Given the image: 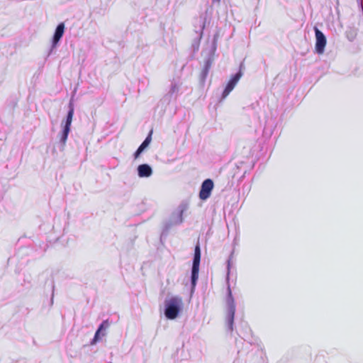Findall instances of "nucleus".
Listing matches in <instances>:
<instances>
[{
	"mask_svg": "<svg viewBox=\"0 0 363 363\" xmlns=\"http://www.w3.org/2000/svg\"><path fill=\"white\" fill-rule=\"evenodd\" d=\"M182 298L179 296H172L167 299L164 302L165 316L170 320L175 319L182 309Z\"/></svg>",
	"mask_w": 363,
	"mask_h": 363,
	"instance_id": "1",
	"label": "nucleus"
},
{
	"mask_svg": "<svg viewBox=\"0 0 363 363\" xmlns=\"http://www.w3.org/2000/svg\"><path fill=\"white\" fill-rule=\"evenodd\" d=\"M226 304L228 308V321L230 328L232 329L235 312V304L232 296V292L230 286L228 287V297L226 299Z\"/></svg>",
	"mask_w": 363,
	"mask_h": 363,
	"instance_id": "2",
	"label": "nucleus"
},
{
	"mask_svg": "<svg viewBox=\"0 0 363 363\" xmlns=\"http://www.w3.org/2000/svg\"><path fill=\"white\" fill-rule=\"evenodd\" d=\"M214 184L212 179H207L204 180L201 184L199 192V198L201 200L205 201L208 199L211 194Z\"/></svg>",
	"mask_w": 363,
	"mask_h": 363,
	"instance_id": "3",
	"label": "nucleus"
},
{
	"mask_svg": "<svg viewBox=\"0 0 363 363\" xmlns=\"http://www.w3.org/2000/svg\"><path fill=\"white\" fill-rule=\"evenodd\" d=\"M315 50L318 54H323L326 45V38L324 34L316 27L315 28Z\"/></svg>",
	"mask_w": 363,
	"mask_h": 363,
	"instance_id": "4",
	"label": "nucleus"
},
{
	"mask_svg": "<svg viewBox=\"0 0 363 363\" xmlns=\"http://www.w3.org/2000/svg\"><path fill=\"white\" fill-rule=\"evenodd\" d=\"M242 76L241 72H238L235 74L234 76L231 77V79L228 82L223 92V97H226L230 91L234 89L238 81L240 80V77Z\"/></svg>",
	"mask_w": 363,
	"mask_h": 363,
	"instance_id": "5",
	"label": "nucleus"
},
{
	"mask_svg": "<svg viewBox=\"0 0 363 363\" xmlns=\"http://www.w3.org/2000/svg\"><path fill=\"white\" fill-rule=\"evenodd\" d=\"M109 326V323L108 320H104L103 323L99 325L98 330H96L94 337L91 342V344H96L98 341H99L102 337H104L106 333L104 332L106 329H107Z\"/></svg>",
	"mask_w": 363,
	"mask_h": 363,
	"instance_id": "6",
	"label": "nucleus"
},
{
	"mask_svg": "<svg viewBox=\"0 0 363 363\" xmlns=\"http://www.w3.org/2000/svg\"><path fill=\"white\" fill-rule=\"evenodd\" d=\"M138 172L140 177H148L152 174V168L146 164L139 165Z\"/></svg>",
	"mask_w": 363,
	"mask_h": 363,
	"instance_id": "7",
	"label": "nucleus"
},
{
	"mask_svg": "<svg viewBox=\"0 0 363 363\" xmlns=\"http://www.w3.org/2000/svg\"><path fill=\"white\" fill-rule=\"evenodd\" d=\"M65 28L64 23H61L57 26L52 40L54 45H56L62 37L65 32Z\"/></svg>",
	"mask_w": 363,
	"mask_h": 363,
	"instance_id": "8",
	"label": "nucleus"
},
{
	"mask_svg": "<svg viewBox=\"0 0 363 363\" xmlns=\"http://www.w3.org/2000/svg\"><path fill=\"white\" fill-rule=\"evenodd\" d=\"M199 265L193 264L191 270V284L195 287L196 281L199 278Z\"/></svg>",
	"mask_w": 363,
	"mask_h": 363,
	"instance_id": "9",
	"label": "nucleus"
},
{
	"mask_svg": "<svg viewBox=\"0 0 363 363\" xmlns=\"http://www.w3.org/2000/svg\"><path fill=\"white\" fill-rule=\"evenodd\" d=\"M73 115H74V107L72 104H70V108L67 113L66 122H65V124L64 126L65 128H67L68 130H70V126L72 124Z\"/></svg>",
	"mask_w": 363,
	"mask_h": 363,
	"instance_id": "10",
	"label": "nucleus"
},
{
	"mask_svg": "<svg viewBox=\"0 0 363 363\" xmlns=\"http://www.w3.org/2000/svg\"><path fill=\"white\" fill-rule=\"evenodd\" d=\"M201 259V250L199 245L195 247L193 264L199 265Z\"/></svg>",
	"mask_w": 363,
	"mask_h": 363,
	"instance_id": "11",
	"label": "nucleus"
},
{
	"mask_svg": "<svg viewBox=\"0 0 363 363\" xmlns=\"http://www.w3.org/2000/svg\"><path fill=\"white\" fill-rule=\"evenodd\" d=\"M152 131L151 130L147 137L145 138V140L142 143V144L139 146L143 150H145L151 143L152 140Z\"/></svg>",
	"mask_w": 363,
	"mask_h": 363,
	"instance_id": "12",
	"label": "nucleus"
},
{
	"mask_svg": "<svg viewBox=\"0 0 363 363\" xmlns=\"http://www.w3.org/2000/svg\"><path fill=\"white\" fill-rule=\"evenodd\" d=\"M70 130L63 128L62 133L60 135V140L63 144H65Z\"/></svg>",
	"mask_w": 363,
	"mask_h": 363,
	"instance_id": "13",
	"label": "nucleus"
},
{
	"mask_svg": "<svg viewBox=\"0 0 363 363\" xmlns=\"http://www.w3.org/2000/svg\"><path fill=\"white\" fill-rule=\"evenodd\" d=\"M144 150H143L141 147H138V150H136V152H135L134 154V157L135 158H138L139 157V155H140V153L143 151Z\"/></svg>",
	"mask_w": 363,
	"mask_h": 363,
	"instance_id": "14",
	"label": "nucleus"
},
{
	"mask_svg": "<svg viewBox=\"0 0 363 363\" xmlns=\"http://www.w3.org/2000/svg\"><path fill=\"white\" fill-rule=\"evenodd\" d=\"M216 1H220V0H216Z\"/></svg>",
	"mask_w": 363,
	"mask_h": 363,
	"instance_id": "15",
	"label": "nucleus"
}]
</instances>
